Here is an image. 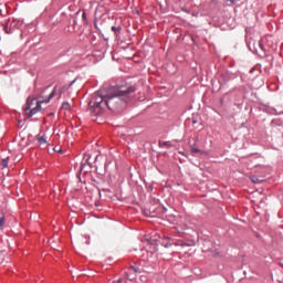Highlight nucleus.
Listing matches in <instances>:
<instances>
[{"label":"nucleus","instance_id":"7","mask_svg":"<svg viewBox=\"0 0 283 283\" xmlns=\"http://www.w3.org/2000/svg\"><path fill=\"white\" fill-rule=\"evenodd\" d=\"M129 271H132L134 273H140V270H138V268L135 265L129 266Z\"/></svg>","mask_w":283,"mask_h":283},{"label":"nucleus","instance_id":"12","mask_svg":"<svg viewBox=\"0 0 283 283\" xmlns=\"http://www.w3.org/2000/svg\"><path fill=\"white\" fill-rule=\"evenodd\" d=\"M239 0H228V2L234 4V2H238Z\"/></svg>","mask_w":283,"mask_h":283},{"label":"nucleus","instance_id":"8","mask_svg":"<svg viewBox=\"0 0 283 283\" xmlns=\"http://www.w3.org/2000/svg\"><path fill=\"white\" fill-rule=\"evenodd\" d=\"M38 143H39L40 145H44V144H46V140L44 139V137H39V138H38Z\"/></svg>","mask_w":283,"mask_h":283},{"label":"nucleus","instance_id":"5","mask_svg":"<svg viewBox=\"0 0 283 283\" xmlns=\"http://www.w3.org/2000/svg\"><path fill=\"white\" fill-rule=\"evenodd\" d=\"M61 108L63 111H69L71 109V104H67V102H63V104H61Z\"/></svg>","mask_w":283,"mask_h":283},{"label":"nucleus","instance_id":"4","mask_svg":"<svg viewBox=\"0 0 283 283\" xmlns=\"http://www.w3.org/2000/svg\"><path fill=\"white\" fill-rule=\"evenodd\" d=\"M190 153L191 154H201V155H207V151H201L197 148H190Z\"/></svg>","mask_w":283,"mask_h":283},{"label":"nucleus","instance_id":"3","mask_svg":"<svg viewBox=\"0 0 283 283\" xmlns=\"http://www.w3.org/2000/svg\"><path fill=\"white\" fill-rule=\"evenodd\" d=\"M113 283H135V282H134V279L129 277L128 273H124V277L113 281Z\"/></svg>","mask_w":283,"mask_h":283},{"label":"nucleus","instance_id":"6","mask_svg":"<svg viewBox=\"0 0 283 283\" xmlns=\"http://www.w3.org/2000/svg\"><path fill=\"white\" fill-rule=\"evenodd\" d=\"M159 147H163V148H165V147L170 148V147H171V143H170V142H161V143H159Z\"/></svg>","mask_w":283,"mask_h":283},{"label":"nucleus","instance_id":"15","mask_svg":"<svg viewBox=\"0 0 283 283\" xmlns=\"http://www.w3.org/2000/svg\"><path fill=\"white\" fill-rule=\"evenodd\" d=\"M4 258L2 255H0V264H2Z\"/></svg>","mask_w":283,"mask_h":283},{"label":"nucleus","instance_id":"14","mask_svg":"<svg viewBox=\"0 0 283 283\" xmlns=\"http://www.w3.org/2000/svg\"><path fill=\"white\" fill-rule=\"evenodd\" d=\"M251 181H253V184H258V179L256 178H252Z\"/></svg>","mask_w":283,"mask_h":283},{"label":"nucleus","instance_id":"1","mask_svg":"<svg viewBox=\"0 0 283 283\" xmlns=\"http://www.w3.org/2000/svg\"><path fill=\"white\" fill-rule=\"evenodd\" d=\"M134 92H136V87L129 84L117 85L111 88V93L107 96H103L101 93L96 92L90 101L92 113L101 115L105 109H113L115 99L125 101L129 97V94H133Z\"/></svg>","mask_w":283,"mask_h":283},{"label":"nucleus","instance_id":"11","mask_svg":"<svg viewBox=\"0 0 283 283\" xmlns=\"http://www.w3.org/2000/svg\"><path fill=\"white\" fill-rule=\"evenodd\" d=\"M2 167L7 168V159H2Z\"/></svg>","mask_w":283,"mask_h":283},{"label":"nucleus","instance_id":"9","mask_svg":"<svg viewBox=\"0 0 283 283\" xmlns=\"http://www.w3.org/2000/svg\"><path fill=\"white\" fill-rule=\"evenodd\" d=\"M3 224H4V217H0V230H2Z\"/></svg>","mask_w":283,"mask_h":283},{"label":"nucleus","instance_id":"13","mask_svg":"<svg viewBox=\"0 0 283 283\" xmlns=\"http://www.w3.org/2000/svg\"><path fill=\"white\" fill-rule=\"evenodd\" d=\"M82 19L87 20V15L82 13Z\"/></svg>","mask_w":283,"mask_h":283},{"label":"nucleus","instance_id":"10","mask_svg":"<svg viewBox=\"0 0 283 283\" xmlns=\"http://www.w3.org/2000/svg\"><path fill=\"white\" fill-rule=\"evenodd\" d=\"M111 30H112L113 32H118V31H119V28L112 27Z\"/></svg>","mask_w":283,"mask_h":283},{"label":"nucleus","instance_id":"16","mask_svg":"<svg viewBox=\"0 0 283 283\" xmlns=\"http://www.w3.org/2000/svg\"><path fill=\"white\" fill-rule=\"evenodd\" d=\"M197 122L196 120H192V124H196Z\"/></svg>","mask_w":283,"mask_h":283},{"label":"nucleus","instance_id":"2","mask_svg":"<svg viewBox=\"0 0 283 283\" xmlns=\"http://www.w3.org/2000/svg\"><path fill=\"white\" fill-rule=\"evenodd\" d=\"M56 96V90L52 91L50 93V96L46 97V99L38 101L35 98L29 97V99H25V107L23 108V112L25 113V116H29V118L33 117L35 114L40 113L42 111V104L50 103L52 98Z\"/></svg>","mask_w":283,"mask_h":283}]
</instances>
